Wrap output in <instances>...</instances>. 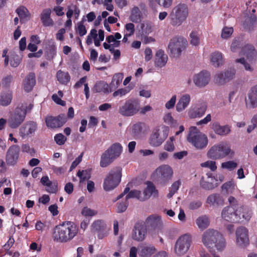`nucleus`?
<instances>
[{
    "mask_svg": "<svg viewBox=\"0 0 257 257\" xmlns=\"http://www.w3.org/2000/svg\"><path fill=\"white\" fill-rule=\"evenodd\" d=\"M187 44L188 42L185 38L182 37H175L170 40L168 49L173 57H179L182 52L186 48Z\"/></svg>",
    "mask_w": 257,
    "mask_h": 257,
    "instance_id": "nucleus-9",
    "label": "nucleus"
},
{
    "mask_svg": "<svg viewBox=\"0 0 257 257\" xmlns=\"http://www.w3.org/2000/svg\"><path fill=\"white\" fill-rule=\"evenodd\" d=\"M130 90L131 89L129 88L128 87H126L123 88H120L114 91L113 93V96L114 97H116L117 96L121 97L128 93L130 91Z\"/></svg>",
    "mask_w": 257,
    "mask_h": 257,
    "instance_id": "nucleus-53",
    "label": "nucleus"
},
{
    "mask_svg": "<svg viewBox=\"0 0 257 257\" xmlns=\"http://www.w3.org/2000/svg\"><path fill=\"white\" fill-rule=\"evenodd\" d=\"M201 165L203 167L209 168L212 171H215L217 169L216 163L213 161H207L203 163H202Z\"/></svg>",
    "mask_w": 257,
    "mask_h": 257,
    "instance_id": "nucleus-58",
    "label": "nucleus"
},
{
    "mask_svg": "<svg viewBox=\"0 0 257 257\" xmlns=\"http://www.w3.org/2000/svg\"><path fill=\"white\" fill-rule=\"evenodd\" d=\"M76 31L81 37L83 36L86 34L87 31L85 26L83 24L82 21L78 23L77 27L76 29Z\"/></svg>",
    "mask_w": 257,
    "mask_h": 257,
    "instance_id": "nucleus-52",
    "label": "nucleus"
},
{
    "mask_svg": "<svg viewBox=\"0 0 257 257\" xmlns=\"http://www.w3.org/2000/svg\"><path fill=\"white\" fill-rule=\"evenodd\" d=\"M235 75L234 69L228 70L224 73L221 72L215 76L216 82L219 84H223L233 78Z\"/></svg>",
    "mask_w": 257,
    "mask_h": 257,
    "instance_id": "nucleus-21",
    "label": "nucleus"
},
{
    "mask_svg": "<svg viewBox=\"0 0 257 257\" xmlns=\"http://www.w3.org/2000/svg\"><path fill=\"white\" fill-rule=\"evenodd\" d=\"M188 9L186 4H179L175 6L169 14L170 23L173 26H179L186 20Z\"/></svg>",
    "mask_w": 257,
    "mask_h": 257,
    "instance_id": "nucleus-4",
    "label": "nucleus"
},
{
    "mask_svg": "<svg viewBox=\"0 0 257 257\" xmlns=\"http://www.w3.org/2000/svg\"><path fill=\"white\" fill-rule=\"evenodd\" d=\"M36 84V76L33 72L30 73L23 81V88L25 91H31Z\"/></svg>",
    "mask_w": 257,
    "mask_h": 257,
    "instance_id": "nucleus-25",
    "label": "nucleus"
},
{
    "mask_svg": "<svg viewBox=\"0 0 257 257\" xmlns=\"http://www.w3.org/2000/svg\"><path fill=\"white\" fill-rule=\"evenodd\" d=\"M27 106L22 105L18 106L14 112L11 115L8 123L12 128L18 127L24 121L27 114Z\"/></svg>",
    "mask_w": 257,
    "mask_h": 257,
    "instance_id": "nucleus-10",
    "label": "nucleus"
},
{
    "mask_svg": "<svg viewBox=\"0 0 257 257\" xmlns=\"http://www.w3.org/2000/svg\"><path fill=\"white\" fill-rule=\"evenodd\" d=\"M233 32V29L232 27H225L222 29L221 33V37L224 39H227L230 37Z\"/></svg>",
    "mask_w": 257,
    "mask_h": 257,
    "instance_id": "nucleus-55",
    "label": "nucleus"
},
{
    "mask_svg": "<svg viewBox=\"0 0 257 257\" xmlns=\"http://www.w3.org/2000/svg\"><path fill=\"white\" fill-rule=\"evenodd\" d=\"M13 99L12 91L8 90L2 92L0 97V105L6 106L10 104Z\"/></svg>",
    "mask_w": 257,
    "mask_h": 257,
    "instance_id": "nucleus-34",
    "label": "nucleus"
},
{
    "mask_svg": "<svg viewBox=\"0 0 257 257\" xmlns=\"http://www.w3.org/2000/svg\"><path fill=\"white\" fill-rule=\"evenodd\" d=\"M146 184L147 187L144 189L142 196L143 201L150 198L152 195L155 197H158V191L154 184L151 181H147Z\"/></svg>",
    "mask_w": 257,
    "mask_h": 257,
    "instance_id": "nucleus-23",
    "label": "nucleus"
},
{
    "mask_svg": "<svg viewBox=\"0 0 257 257\" xmlns=\"http://www.w3.org/2000/svg\"><path fill=\"white\" fill-rule=\"evenodd\" d=\"M78 228L73 222L65 221L56 225L52 232L54 242L66 243L71 240L78 233Z\"/></svg>",
    "mask_w": 257,
    "mask_h": 257,
    "instance_id": "nucleus-1",
    "label": "nucleus"
},
{
    "mask_svg": "<svg viewBox=\"0 0 257 257\" xmlns=\"http://www.w3.org/2000/svg\"><path fill=\"white\" fill-rule=\"evenodd\" d=\"M235 62L236 63H239L243 65L244 69L249 71H252L253 68L250 66L249 64H248L246 60L244 59V58H241L239 59H236L235 60Z\"/></svg>",
    "mask_w": 257,
    "mask_h": 257,
    "instance_id": "nucleus-56",
    "label": "nucleus"
},
{
    "mask_svg": "<svg viewBox=\"0 0 257 257\" xmlns=\"http://www.w3.org/2000/svg\"><path fill=\"white\" fill-rule=\"evenodd\" d=\"M235 235L237 245L241 247H245L249 244L248 230L245 227L240 226L237 228Z\"/></svg>",
    "mask_w": 257,
    "mask_h": 257,
    "instance_id": "nucleus-14",
    "label": "nucleus"
},
{
    "mask_svg": "<svg viewBox=\"0 0 257 257\" xmlns=\"http://www.w3.org/2000/svg\"><path fill=\"white\" fill-rule=\"evenodd\" d=\"M21 60L22 59L19 55L13 54L11 56L10 65L13 67H17L20 64Z\"/></svg>",
    "mask_w": 257,
    "mask_h": 257,
    "instance_id": "nucleus-46",
    "label": "nucleus"
},
{
    "mask_svg": "<svg viewBox=\"0 0 257 257\" xmlns=\"http://www.w3.org/2000/svg\"><path fill=\"white\" fill-rule=\"evenodd\" d=\"M212 128L216 134L220 136H226L231 132L229 125L222 126L218 122H213Z\"/></svg>",
    "mask_w": 257,
    "mask_h": 257,
    "instance_id": "nucleus-31",
    "label": "nucleus"
},
{
    "mask_svg": "<svg viewBox=\"0 0 257 257\" xmlns=\"http://www.w3.org/2000/svg\"><path fill=\"white\" fill-rule=\"evenodd\" d=\"M77 176L80 178V182L88 180L90 178V174L87 170H79L77 173Z\"/></svg>",
    "mask_w": 257,
    "mask_h": 257,
    "instance_id": "nucleus-50",
    "label": "nucleus"
},
{
    "mask_svg": "<svg viewBox=\"0 0 257 257\" xmlns=\"http://www.w3.org/2000/svg\"><path fill=\"white\" fill-rule=\"evenodd\" d=\"M54 141L59 145L64 144L66 141V138L62 134H58L55 136Z\"/></svg>",
    "mask_w": 257,
    "mask_h": 257,
    "instance_id": "nucleus-61",
    "label": "nucleus"
},
{
    "mask_svg": "<svg viewBox=\"0 0 257 257\" xmlns=\"http://www.w3.org/2000/svg\"><path fill=\"white\" fill-rule=\"evenodd\" d=\"M256 22V17L254 15H251L247 17L243 23V27L245 29L249 31L253 29V26Z\"/></svg>",
    "mask_w": 257,
    "mask_h": 257,
    "instance_id": "nucleus-38",
    "label": "nucleus"
},
{
    "mask_svg": "<svg viewBox=\"0 0 257 257\" xmlns=\"http://www.w3.org/2000/svg\"><path fill=\"white\" fill-rule=\"evenodd\" d=\"M202 240L211 252H215V249L221 251L226 246V241L223 235L214 229L206 230L202 235Z\"/></svg>",
    "mask_w": 257,
    "mask_h": 257,
    "instance_id": "nucleus-2",
    "label": "nucleus"
},
{
    "mask_svg": "<svg viewBox=\"0 0 257 257\" xmlns=\"http://www.w3.org/2000/svg\"><path fill=\"white\" fill-rule=\"evenodd\" d=\"M237 163L232 161H229L221 164V167L222 168H225L229 170L234 169L237 167Z\"/></svg>",
    "mask_w": 257,
    "mask_h": 257,
    "instance_id": "nucleus-51",
    "label": "nucleus"
},
{
    "mask_svg": "<svg viewBox=\"0 0 257 257\" xmlns=\"http://www.w3.org/2000/svg\"><path fill=\"white\" fill-rule=\"evenodd\" d=\"M156 176L161 183H166L171 179L173 170L168 165H163L156 170Z\"/></svg>",
    "mask_w": 257,
    "mask_h": 257,
    "instance_id": "nucleus-15",
    "label": "nucleus"
},
{
    "mask_svg": "<svg viewBox=\"0 0 257 257\" xmlns=\"http://www.w3.org/2000/svg\"><path fill=\"white\" fill-rule=\"evenodd\" d=\"M46 191L49 193L55 194L58 191V184L56 182H51V184L46 186Z\"/></svg>",
    "mask_w": 257,
    "mask_h": 257,
    "instance_id": "nucleus-54",
    "label": "nucleus"
},
{
    "mask_svg": "<svg viewBox=\"0 0 257 257\" xmlns=\"http://www.w3.org/2000/svg\"><path fill=\"white\" fill-rule=\"evenodd\" d=\"M234 153L228 144L220 143L212 147L207 152V156L210 159L217 160L225 158L230 154L233 155Z\"/></svg>",
    "mask_w": 257,
    "mask_h": 257,
    "instance_id": "nucleus-7",
    "label": "nucleus"
},
{
    "mask_svg": "<svg viewBox=\"0 0 257 257\" xmlns=\"http://www.w3.org/2000/svg\"><path fill=\"white\" fill-rule=\"evenodd\" d=\"M206 202L211 205H220L223 204V200L219 194L215 193L208 196Z\"/></svg>",
    "mask_w": 257,
    "mask_h": 257,
    "instance_id": "nucleus-37",
    "label": "nucleus"
},
{
    "mask_svg": "<svg viewBox=\"0 0 257 257\" xmlns=\"http://www.w3.org/2000/svg\"><path fill=\"white\" fill-rule=\"evenodd\" d=\"M211 61L213 65L219 67L222 64V55L220 52H215L211 54Z\"/></svg>",
    "mask_w": 257,
    "mask_h": 257,
    "instance_id": "nucleus-40",
    "label": "nucleus"
},
{
    "mask_svg": "<svg viewBox=\"0 0 257 257\" xmlns=\"http://www.w3.org/2000/svg\"><path fill=\"white\" fill-rule=\"evenodd\" d=\"M93 230L95 231H102L105 229V225L103 221L100 220H98L93 222L92 225Z\"/></svg>",
    "mask_w": 257,
    "mask_h": 257,
    "instance_id": "nucleus-47",
    "label": "nucleus"
},
{
    "mask_svg": "<svg viewBox=\"0 0 257 257\" xmlns=\"http://www.w3.org/2000/svg\"><path fill=\"white\" fill-rule=\"evenodd\" d=\"M246 104L251 108L257 107V85L252 87L249 91Z\"/></svg>",
    "mask_w": 257,
    "mask_h": 257,
    "instance_id": "nucleus-22",
    "label": "nucleus"
},
{
    "mask_svg": "<svg viewBox=\"0 0 257 257\" xmlns=\"http://www.w3.org/2000/svg\"><path fill=\"white\" fill-rule=\"evenodd\" d=\"M16 12L18 15L20 19V22L22 23H24L25 20H27V18L30 15L29 11L26 7L24 6L19 7L16 10Z\"/></svg>",
    "mask_w": 257,
    "mask_h": 257,
    "instance_id": "nucleus-39",
    "label": "nucleus"
},
{
    "mask_svg": "<svg viewBox=\"0 0 257 257\" xmlns=\"http://www.w3.org/2000/svg\"><path fill=\"white\" fill-rule=\"evenodd\" d=\"M187 141L197 149L199 150L205 148L208 144L207 136L200 132H190Z\"/></svg>",
    "mask_w": 257,
    "mask_h": 257,
    "instance_id": "nucleus-12",
    "label": "nucleus"
},
{
    "mask_svg": "<svg viewBox=\"0 0 257 257\" xmlns=\"http://www.w3.org/2000/svg\"><path fill=\"white\" fill-rule=\"evenodd\" d=\"M132 198H136L140 201H143L142 192L139 190H131L125 196V199L127 200L128 199Z\"/></svg>",
    "mask_w": 257,
    "mask_h": 257,
    "instance_id": "nucleus-43",
    "label": "nucleus"
},
{
    "mask_svg": "<svg viewBox=\"0 0 257 257\" xmlns=\"http://www.w3.org/2000/svg\"><path fill=\"white\" fill-rule=\"evenodd\" d=\"M20 151L19 146L16 145H13L9 148L6 157V162L8 165L13 166L17 163Z\"/></svg>",
    "mask_w": 257,
    "mask_h": 257,
    "instance_id": "nucleus-18",
    "label": "nucleus"
},
{
    "mask_svg": "<svg viewBox=\"0 0 257 257\" xmlns=\"http://www.w3.org/2000/svg\"><path fill=\"white\" fill-rule=\"evenodd\" d=\"M122 147L119 143L112 145L101 155L100 166L104 168L111 164L120 155Z\"/></svg>",
    "mask_w": 257,
    "mask_h": 257,
    "instance_id": "nucleus-6",
    "label": "nucleus"
},
{
    "mask_svg": "<svg viewBox=\"0 0 257 257\" xmlns=\"http://www.w3.org/2000/svg\"><path fill=\"white\" fill-rule=\"evenodd\" d=\"M210 74L206 71H202L194 77V82L198 87L205 86L208 83Z\"/></svg>",
    "mask_w": 257,
    "mask_h": 257,
    "instance_id": "nucleus-20",
    "label": "nucleus"
},
{
    "mask_svg": "<svg viewBox=\"0 0 257 257\" xmlns=\"http://www.w3.org/2000/svg\"><path fill=\"white\" fill-rule=\"evenodd\" d=\"M93 91L94 92L98 93L103 92L104 93H109L112 91L110 85H108L104 81H99L94 85Z\"/></svg>",
    "mask_w": 257,
    "mask_h": 257,
    "instance_id": "nucleus-30",
    "label": "nucleus"
},
{
    "mask_svg": "<svg viewBox=\"0 0 257 257\" xmlns=\"http://www.w3.org/2000/svg\"><path fill=\"white\" fill-rule=\"evenodd\" d=\"M142 17V14L140 9L137 6L134 7L131 10L130 20L133 23H139L141 22Z\"/></svg>",
    "mask_w": 257,
    "mask_h": 257,
    "instance_id": "nucleus-35",
    "label": "nucleus"
},
{
    "mask_svg": "<svg viewBox=\"0 0 257 257\" xmlns=\"http://www.w3.org/2000/svg\"><path fill=\"white\" fill-rule=\"evenodd\" d=\"M67 120L65 114H60L56 117L48 116L45 118L47 127L54 128L62 126Z\"/></svg>",
    "mask_w": 257,
    "mask_h": 257,
    "instance_id": "nucleus-16",
    "label": "nucleus"
},
{
    "mask_svg": "<svg viewBox=\"0 0 257 257\" xmlns=\"http://www.w3.org/2000/svg\"><path fill=\"white\" fill-rule=\"evenodd\" d=\"M196 222L198 227L202 230L205 229L209 225L208 218L205 215L199 217Z\"/></svg>",
    "mask_w": 257,
    "mask_h": 257,
    "instance_id": "nucleus-41",
    "label": "nucleus"
},
{
    "mask_svg": "<svg viewBox=\"0 0 257 257\" xmlns=\"http://www.w3.org/2000/svg\"><path fill=\"white\" fill-rule=\"evenodd\" d=\"M174 141V137H170L164 145V149L168 152H173L175 150V146L173 143Z\"/></svg>",
    "mask_w": 257,
    "mask_h": 257,
    "instance_id": "nucleus-49",
    "label": "nucleus"
},
{
    "mask_svg": "<svg viewBox=\"0 0 257 257\" xmlns=\"http://www.w3.org/2000/svg\"><path fill=\"white\" fill-rule=\"evenodd\" d=\"M155 2L160 6L168 8L172 5L173 0H155Z\"/></svg>",
    "mask_w": 257,
    "mask_h": 257,
    "instance_id": "nucleus-63",
    "label": "nucleus"
},
{
    "mask_svg": "<svg viewBox=\"0 0 257 257\" xmlns=\"http://www.w3.org/2000/svg\"><path fill=\"white\" fill-rule=\"evenodd\" d=\"M140 109V103L138 99L131 98L119 106L118 112L123 116H132L136 114Z\"/></svg>",
    "mask_w": 257,
    "mask_h": 257,
    "instance_id": "nucleus-8",
    "label": "nucleus"
},
{
    "mask_svg": "<svg viewBox=\"0 0 257 257\" xmlns=\"http://www.w3.org/2000/svg\"><path fill=\"white\" fill-rule=\"evenodd\" d=\"M241 52L245 55L247 60L250 63L254 61L257 55V52L254 47L251 45H246L242 48Z\"/></svg>",
    "mask_w": 257,
    "mask_h": 257,
    "instance_id": "nucleus-26",
    "label": "nucleus"
},
{
    "mask_svg": "<svg viewBox=\"0 0 257 257\" xmlns=\"http://www.w3.org/2000/svg\"><path fill=\"white\" fill-rule=\"evenodd\" d=\"M97 213L96 211L91 209L87 207H84L81 211L82 214L85 216H92L96 215Z\"/></svg>",
    "mask_w": 257,
    "mask_h": 257,
    "instance_id": "nucleus-59",
    "label": "nucleus"
},
{
    "mask_svg": "<svg viewBox=\"0 0 257 257\" xmlns=\"http://www.w3.org/2000/svg\"><path fill=\"white\" fill-rule=\"evenodd\" d=\"M147 223L153 227H156L160 223V218L159 216L151 215L147 219Z\"/></svg>",
    "mask_w": 257,
    "mask_h": 257,
    "instance_id": "nucleus-45",
    "label": "nucleus"
},
{
    "mask_svg": "<svg viewBox=\"0 0 257 257\" xmlns=\"http://www.w3.org/2000/svg\"><path fill=\"white\" fill-rule=\"evenodd\" d=\"M190 101V96L189 94H184L179 100L176 108L177 111L181 112L185 109L188 105Z\"/></svg>",
    "mask_w": 257,
    "mask_h": 257,
    "instance_id": "nucleus-33",
    "label": "nucleus"
},
{
    "mask_svg": "<svg viewBox=\"0 0 257 257\" xmlns=\"http://www.w3.org/2000/svg\"><path fill=\"white\" fill-rule=\"evenodd\" d=\"M128 202L127 200H126L124 201L120 202L117 204L116 211L118 213H122L124 212L128 206Z\"/></svg>",
    "mask_w": 257,
    "mask_h": 257,
    "instance_id": "nucleus-57",
    "label": "nucleus"
},
{
    "mask_svg": "<svg viewBox=\"0 0 257 257\" xmlns=\"http://www.w3.org/2000/svg\"><path fill=\"white\" fill-rule=\"evenodd\" d=\"M202 205V202L200 200H194L189 204V208L191 210H195L199 208Z\"/></svg>",
    "mask_w": 257,
    "mask_h": 257,
    "instance_id": "nucleus-64",
    "label": "nucleus"
},
{
    "mask_svg": "<svg viewBox=\"0 0 257 257\" xmlns=\"http://www.w3.org/2000/svg\"><path fill=\"white\" fill-rule=\"evenodd\" d=\"M156 250L153 245L143 244L139 247L138 253L141 257H151Z\"/></svg>",
    "mask_w": 257,
    "mask_h": 257,
    "instance_id": "nucleus-27",
    "label": "nucleus"
},
{
    "mask_svg": "<svg viewBox=\"0 0 257 257\" xmlns=\"http://www.w3.org/2000/svg\"><path fill=\"white\" fill-rule=\"evenodd\" d=\"M51 13V11L50 9H45L41 14V20L45 27L52 26L53 24V21L50 18Z\"/></svg>",
    "mask_w": 257,
    "mask_h": 257,
    "instance_id": "nucleus-32",
    "label": "nucleus"
},
{
    "mask_svg": "<svg viewBox=\"0 0 257 257\" xmlns=\"http://www.w3.org/2000/svg\"><path fill=\"white\" fill-rule=\"evenodd\" d=\"M190 43L193 45L197 46L200 43V39L196 32H192L190 34Z\"/></svg>",
    "mask_w": 257,
    "mask_h": 257,
    "instance_id": "nucleus-60",
    "label": "nucleus"
},
{
    "mask_svg": "<svg viewBox=\"0 0 257 257\" xmlns=\"http://www.w3.org/2000/svg\"><path fill=\"white\" fill-rule=\"evenodd\" d=\"M56 77L57 80L62 84L67 85L70 80V76L68 72H65L61 70L57 71Z\"/></svg>",
    "mask_w": 257,
    "mask_h": 257,
    "instance_id": "nucleus-36",
    "label": "nucleus"
},
{
    "mask_svg": "<svg viewBox=\"0 0 257 257\" xmlns=\"http://www.w3.org/2000/svg\"><path fill=\"white\" fill-rule=\"evenodd\" d=\"M191 242V236L187 234L182 235L178 238L175 246V253L179 256L184 254L189 249Z\"/></svg>",
    "mask_w": 257,
    "mask_h": 257,
    "instance_id": "nucleus-13",
    "label": "nucleus"
},
{
    "mask_svg": "<svg viewBox=\"0 0 257 257\" xmlns=\"http://www.w3.org/2000/svg\"><path fill=\"white\" fill-rule=\"evenodd\" d=\"M218 180L211 173H207L206 177L203 176L200 182V186L205 190H212L218 185Z\"/></svg>",
    "mask_w": 257,
    "mask_h": 257,
    "instance_id": "nucleus-19",
    "label": "nucleus"
},
{
    "mask_svg": "<svg viewBox=\"0 0 257 257\" xmlns=\"http://www.w3.org/2000/svg\"><path fill=\"white\" fill-rule=\"evenodd\" d=\"M22 151L23 152H25L33 156L35 155V152L33 148H31L28 144H23L22 146Z\"/></svg>",
    "mask_w": 257,
    "mask_h": 257,
    "instance_id": "nucleus-62",
    "label": "nucleus"
},
{
    "mask_svg": "<svg viewBox=\"0 0 257 257\" xmlns=\"http://www.w3.org/2000/svg\"><path fill=\"white\" fill-rule=\"evenodd\" d=\"M246 209L243 205L239 206L238 209H234L231 206H226L223 209L221 212V217L228 222L236 223L239 222L241 219L240 215L242 213V218L248 220L250 218L251 214L248 212L245 214L244 211Z\"/></svg>",
    "mask_w": 257,
    "mask_h": 257,
    "instance_id": "nucleus-3",
    "label": "nucleus"
},
{
    "mask_svg": "<svg viewBox=\"0 0 257 257\" xmlns=\"http://www.w3.org/2000/svg\"><path fill=\"white\" fill-rule=\"evenodd\" d=\"M207 109V105L206 103H202L197 107L191 109L188 112L189 116L191 118L200 117L205 113Z\"/></svg>",
    "mask_w": 257,
    "mask_h": 257,
    "instance_id": "nucleus-29",
    "label": "nucleus"
},
{
    "mask_svg": "<svg viewBox=\"0 0 257 257\" xmlns=\"http://www.w3.org/2000/svg\"><path fill=\"white\" fill-rule=\"evenodd\" d=\"M147 234V227L144 222H137L134 227L132 238L133 239L140 241L145 238Z\"/></svg>",
    "mask_w": 257,
    "mask_h": 257,
    "instance_id": "nucleus-17",
    "label": "nucleus"
},
{
    "mask_svg": "<svg viewBox=\"0 0 257 257\" xmlns=\"http://www.w3.org/2000/svg\"><path fill=\"white\" fill-rule=\"evenodd\" d=\"M167 61L168 56L165 54L164 51L161 49L158 50L155 55V66L163 67L166 64Z\"/></svg>",
    "mask_w": 257,
    "mask_h": 257,
    "instance_id": "nucleus-28",
    "label": "nucleus"
},
{
    "mask_svg": "<svg viewBox=\"0 0 257 257\" xmlns=\"http://www.w3.org/2000/svg\"><path fill=\"white\" fill-rule=\"evenodd\" d=\"M123 76L121 74L118 73L114 75L110 84L112 91L118 87L122 81Z\"/></svg>",
    "mask_w": 257,
    "mask_h": 257,
    "instance_id": "nucleus-42",
    "label": "nucleus"
},
{
    "mask_svg": "<svg viewBox=\"0 0 257 257\" xmlns=\"http://www.w3.org/2000/svg\"><path fill=\"white\" fill-rule=\"evenodd\" d=\"M15 243L14 238L13 236L9 238L8 241L3 245L4 249L6 251V253L11 255L12 254V251H10L9 250L11 247L14 245Z\"/></svg>",
    "mask_w": 257,
    "mask_h": 257,
    "instance_id": "nucleus-48",
    "label": "nucleus"
},
{
    "mask_svg": "<svg viewBox=\"0 0 257 257\" xmlns=\"http://www.w3.org/2000/svg\"><path fill=\"white\" fill-rule=\"evenodd\" d=\"M122 169L115 167L111 169L104 180L103 187L106 191H109L116 187L121 181Z\"/></svg>",
    "mask_w": 257,
    "mask_h": 257,
    "instance_id": "nucleus-5",
    "label": "nucleus"
},
{
    "mask_svg": "<svg viewBox=\"0 0 257 257\" xmlns=\"http://www.w3.org/2000/svg\"><path fill=\"white\" fill-rule=\"evenodd\" d=\"M144 123L141 122L133 125L132 127V134L134 137H138L141 133Z\"/></svg>",
    "mask_w": 257,
    "mask_h": 257,
    "instance_id": "nucleus-44",
    "label": "nucleus"
},
{
    "mask_svg": "<svg viewBox=\"0 0 257 257\" xmlns=\"http://www.w3.org/2000/svg\"><path fill=\"white\" fill-rule=\"evenodd\" d=\"M37 128L36 122L30 121L25 124L20 129V134L22 137L34 133Z\"/></svg>",
    "mask_w": 257,
    "mask_h": 257,
    "instance_id": "nucleus-24",
    "label": "nucleus"
},
{
    "mask_svg": "<svg viewBox=\"0 0 257 257\" xmlns=\"http://www.w3.org/2000/svg\"><path fill=\"white\" fill-rule=\"evenodd\" d=\"M168 127L163 126L161 129L156 127L154 129L150 139V144L153 147H157L161 146L168 136Z\"/></svg>",
    "mask_w": 257,
    "mask_h": 257,
    "instance_id": "nucleus-11",
    "label": "nucleus"
}]
</instances>
